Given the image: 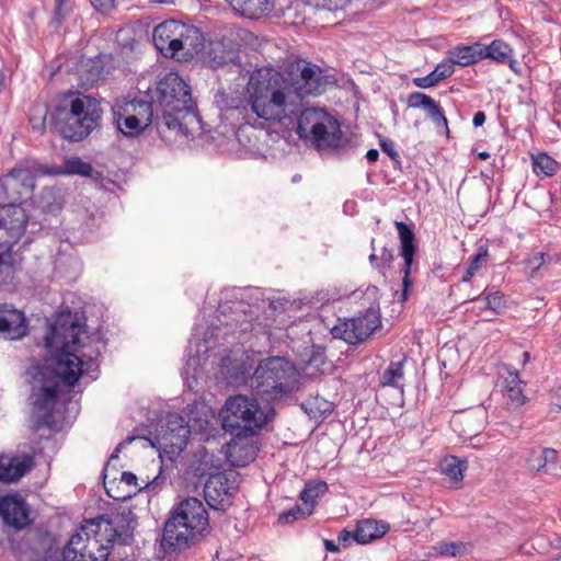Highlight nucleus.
I'll list each match as a JSON object with an SVG mask.
<instances>
[{
	"mask_svg": "<svg viewBox=\"0 0 561 561\" xmlns=\"http://www.w3.org/2000/svg\"><path fill=\"white\" fill-rule=\"evenodd\" d=\"M82 332L77 321L60 319L47 327L44 346L51 357L44 365L34 366L30 370L32 389L28 400L33 407L35 430L50 425L60 386L73 387L83 373L82 358L70 351L81 346Z\"/></svg>",
	"mask_w": 561,
	"mask_h": 561,
	"instance_id": "nucleus-1",
	"label": "nucleus"
},
{
	"mask_svg": "<svg viewBox=\"0 0 561 561\" xmlns=\"http://www.w3.org/2000/svg\"><path fill=\"white\" fill-rule=\"evenodd\" d=\"M245 107L259 118L293 125L300 110L290 80L272 67L254 70L245 88Z\"/></svg>",
	"mask_w": 561,
	"mask_h": 561,
	"instance_id": "nucleus-2",
	"label": "nucleus"
},
{
	"mask_svg": "<svg viewBox=\"0 0 561 561\" xmlns=\"http://www.w3.org/2000/svg\"><path fill=\"white\" fill-rule=\"evenodd\" d=\"M156 105V128L165 141L172 135L188 137L201 127L190 85L176 73L168 72L158 82L152 95Z\"/></svg>",
	"mask_w": 561,
	"mask_h": 561,
	"instance_id": "nucleus-3",
	"label": "nucleus"
},
{
	"mask_svg": "<svg viewBox=\"0 0 561 561\" xmlns=\"http://www.w3.org/2000/svg\"><path fill=\"white\" fill-rule=\"evenodd\" d=\"M211 531L209 516L203 502L196 497L181 501L164 523L160 548L173 557L202 542Z\"/></svg>",
	"mask_w": 561,
	"mask_h": 561,
	"instance_id": "nucleus-4",
	"label": "nucleus"
},
{
	"mask_svg": "<svg viewBox=\"0 0 561 561\" xmlns=\"http://www.w3.org/2000/svg\"><path fill=\"white\" fill-rule=\"evenodd\" d=\"M102 110L93 98L70 94L59 100L51 114V125L62 138L80 141L96 127Z\"/></svg>",
	"mask_w": 561,
	"mask_h": 561,
	"instance_id": "nucleus-5",
	"label": "nucleus"
},
{
	"mask_svg": "<svg viewBox=\"0 0 561 561\" xmlns=\"http://www.w3.org/2000/svg\"><path fill=\"white\" fill-rule=\"evenodd\" d=\"M152 39L156 48L168 58L186 59L203 45V35L197 27L175 20H167L157 25Z\"/></svg>",
	"mask_w": 561,
	"mask_h": 561,
	"instance_id": "nucleus-6",
	"label": "nucleus"
},
{
	"mask_svg": "<svg viewBox=\"0 0 561 561\" xmlns=\"http://www.w3.org/2000/svg\"><path fill=\"white\" fill-rule=\"evenodd\" d=\"M252 378L256 393L267 399L282 398L293 392L297 383L295 366L278 356L261 360Z\"/></svg>",
	"mask_w": 561,
	"mask_h": 561,
	"instance_id": "nucleus-7",
	"label": "nucleus"
},
{
	"mask_svg": "<svg viewBox=\"0 0 561 561\" xmlns=\"http://www.w3.org/2000/svg\"><path fill=\"white\" fill-rule=\"evenodd\" d=\"M220 415L222 427L229 433L257 434L268 422V416L257 399L243 394L228 398Z\"/></svg>",
	"mask_w": 561,
	"mask_h": 561,
	"instance_id": "nucleus-8",
	"label": "nucleus"
},
{
	"mask_svg": "<svg viewBox=\"0 0 561 561\" xmlns=\"http://www.w3.org/2000/svg\"><path fill=\"white\" fill-rule=\"evenodd\" d=\"M55 171L41 165L34 160H25L0 178V205H21L28 199L35 187L37 174H55Z\"/></svg>",
	"mask_w": 561,
	"mask_h": 561,
	"instance_id": "nucleus-9",
	"label": "nucleus"
},
{
	"mask_svg": "<svg viewBox=\"0 0 561 561\" xmlns=\"http://www.w3.org/2000/svg\"><path fill=\"white\" fill-rule=\"evenodd\" d=\"M188 436L190 428L183 416L169 413L159 421L150 444L159 450L160 455L165 454L172 460L184 450Z\"/></svg>",
	"mask_w": 561,
	"mask_h": 561,
	"instance_id": "nucleus-10",
	"label": "nucleus"
},
{
	"mask_svg": "<svg viewBox=\"0 0 561 561\" xmlns=\"http://www.w3.org/2000/svg\"><path fill=\"white\" fill-rule=\"evenodd\" d=\"M290 83L297 95V103L306 95H319L323 93L329 84L333 83L331 76L324 75L322 69L306 60L293 62L289 67Z\"/></svg>",
	"mask_w": 561,
	"mask_h": 561,
	"instance_id": "nucleus-11",
	"label": "nucleus"
},
{
	"mask_svg": "<svg viewBox=\"0 0 561 561\" xmlns=\"http://www.w3.org/2000/svg\"><path fill=\"white\" fill-rule=\"evenodd\" d=\"M10 542L14 552L31 553L36 561H66L64 559L66 546L60 550L56 538L47 530L28 529L21 541L16 542L12 539Z\"/></svg>",
	"mask_w": 561,
	"mask_h": 561,
	"instance_id": "nucleus-12",
	"label": "nucleus"
},
{
	"mask_svg": "<svg viewBox=\"0 0 561 561\" xmlns=\"http://www.w3.org/2000/svg\"><path fill=\"white\" fill-rule=\"evenodd\" d=\"M380 325L379 309L369 307L353 318L340 320V323L332 328V335L356 345L366 341Z\"/></svg>",
	"mask_w": 561,
	"mask_h": 561,
	"instance_id": "nucleus-13",
	"label": "nucleus"
},
{
	"mask_svg": "<svg viewBox=\"0 0 561 561\" xmlns=\"http://www.w3.org/2000/svg\"><path fill=\"white\" fill-rule=\"evenodd\" d=\"M27 215L21 205H0V248L10 250L24 234Z\"/></svg>",
	"mask_w": 561,
	"mask_h": 561,
	"instance_id": "nucleus-14",
	"label": "nucleus"
},
{
	"mask_svg": "<svg viewBox=\"0 0 561 561\" xmlns=\"http://www.w3.org/2000/svg\"><path fill=\"white\" fill-rule=\"evenodd\" d=\"M231 442L228 444L227 457L233 467H244L255 460L259 451L257 434L230 433Z\"/></svg>",
	"mask_w": 561,
	"mask_h": 561,
	"instance_id": "nucleus-15",
	"label": "nucleus"
},
{
	"mask_svg": "<svg viewBox=\"0 0 561 561\" xmlns=\"http://www.w3.org/2000/svg\"><path fill=\"white\" fill-rule=\"evenodd\" d=\"M19 493H8L0 500V516L5 525L22 530L27 527L32 519L30 517L31 508L24 499L18 496Z\"/></svg>",
	"mask_w": 561,
	"mask_h": 561,
	"instance_id": "nucleus-16",
	"label": "nucleus"
},
{
	"mask_svg": "<svg viewBox=\"0 0 561 561\" xmlns=\"http://www.w3.org/2000/svg\"><path fill=\"white\" fill-rule=\"evenodd\" d=\"M394 226L397 228L401 243L400 255L404 261L401 294V300L404 301L408 299L409 289L412 286V279L410 278V274L412 271V264L416 252L415 234L412 228L403 221H396Z\"/></svg>",
	"mask_w": 561,
	"mask_h": 561,
	"instance_id": "nucleus-17",
	"label": "nucleus"
},
{
	"mask_svg": "<svg viewBox=\"0 0 561 561\" xmlns=\"http://www.w3.org/2000/svg\"><path fill=\"white\" fill-rule=\"evenodd\" d=\"M28 333V321L24 312L9 306L0 305V335L7 340L16 341Z\"/></svg>",
	"mask_w": 561,
	"mask_h": 561,
	"instance_id": "nucleus-18",
	"label": "nucleus"
},
{
	"mask_svg": "<svg viewBox=\"0 0 561 561\" xmlns=\"http://www.w3.org/2000/svg\"><path fill=\"white\" fill-rule=\"evenodd\" d=\"M309 141L318 150L340 148L343 145V134L339 121L329 114Z\"/></svg>",
	"mask_w": 561,
	"mask_h": 561,
	"instance_id": "nucleus-19",
	"label": "nucleus"
},
{
	"mask_svg": "<svg viewBox=\"0 0 561 561\" xmlns=\"http://www.w3.org/2000/svg\"><path fill=\"white\" fill-rule=\"evenodd\" d=\"M34 458L28 454L0 455V482L19 481L34 467Z\"/></svg>",
	"mask_w": 561,
	"mask_h": 561,
	"instance_id": "nucleus-20",
	"label": "nucleus"
},
{
	"mask_svg": "<svg viewBox=\"0 0 561 561\" xmlns=\"http://www.w3.org/2000/svg\"><path fill=\"white\" fill-rule=\"evenodd\" d=\"M302 107V104L300 105ZM329 115L325 111L321 108H300L297 114L294 123L297 124L296 133L306 141H309L310 136L313 135L316 129L320 128V124L322 121Z\"/></svg>",
	"mask_w": 561,
	"mask_h": 561,
	"instance_id": "nucleus-21",
	"label": "nucleus"
},
{
	"mask_svg": "<svg viewBox=\"0 0 561 561\" xmlns=\"http://www.w3.org/2000/svg\"><path fill=\"white\" fill-rule=\"evenodd\" d=\"M221 367L227 382L231 386L244 385L251 376L252 366L243 356L224 357Z\"/></svg>",
	"mask_w": 561,
	"mask_h": 561,
	"instance_id": "nucleus-22",
	"label": "nucleus"
},
{
	"mask_svg": "<svg viewBox=\"0 0 561 561\" xmlns=\"http://www.w3.org/2000/svg\"><path fill=\"white\" fill-rule=\"evenodd\" d=\"M558 453L553 448H539L530 451L527 458L529 470L554 476L560 469Z\"/></svg>",
	"mask_w": 561,
	"mask_h": 561,
	"instance_id": "nucleus-23",
	"label": "nucleus"
},
{
	"mask_svg": "<svg viewBox=\"0 0 561 561\" xmlns=\"http://www.w3.org/2000/svg\"><path fill=\"white\" fill-rule=\"evenodd\" d=\"M408 105L413 108H423L427 116L438 126L448 128V121L439 104L422 92H412L408 98Z\"/></svg>",
	"mask_w": 561,
	"mask_h": 561,
	"instance_id": "nucleus-24",
	"label": "nucleus"
},
{
	"mask_svg": "<svg viewBox=\"0 0 561 561\" xmlns=\"http://www.w3.org/2000/svg\"><path fill=\"white\" fill-rule=\"evenodd\" d=\"M124 112L129 113L139 122L149 127L153 122L156 123V105L152 96L144 95L139 99H134L126 103Z\"/></svg>",
	"mask_w": 561,
	"mask_h": 561,
	"instance_id": "nucleus-25",
	"label": "nucleus"
},
{
	"mask_svg": "<svg viewBox=\"0 0 561 561\" xmlns=\"http://www.w3.org/2000/svg\"><path fill=\"white\" fill-rule=\"evenodd\" d=\"M389 527L385 523L373 519L359 520L353 531V539L362 545L369 543L387 534Z\"/></svg>",
	"mask_w": 561,
	"mask_h": 561,
	"instance_id": "nucleus-26",
	"label": "nucleus"
},
{
	"mask_svg": "<svg viewBox=\"0 0 561 561\" xmlns=\"http://www.w3.org/2000/svg\"><path fill=\"white\" fill-rule=\"evenodd\" d=\"M241 15L249 19H259L270 13L274 8V0H227Z\"/></svg>",
	"mask_w": 561,
	"mask_h": 561,
	"instance_id": "nucleus-27",
	"label": "nucleus"
},
{
	"mask_svg": "<svg viewBox=\"0 0 561 561\" xmlns=\"http://www.w3.org/2000/svg\"><path fill=\"white\" fill-rule=\"evenodd\" d=\"M238 472L234 470L214 471L207 476L203 491H231L238 489Z\"/></svg>",
	"mask_w": 561,
	"mask_h": 561,
	"instance_id": "nucleus-28",
	"label": "nucleus"
},
{
	"mask_svg": "<svg viewBox=\"0 0 561 561\" xmlns=\"http://www.w3.org/2000/svg\"><path fill=\"white\" fill-rule=\"evenodd\" d=\"M481 49L482 60L489 58L500 64H508L512 69L516 64L512 47L502 39H494L490 45L481 44Z\"/></svg>",
	"mask_w": 561,
	"mask_h": 561,
	"instance_id": "nucleus-29",
	"label": "nucleus"
},
{
	"mask_svg": "<svg viewBox=\"0 0 561 561\" xmlns=\"http://www.w3.org/2000/svg\"><path fill=\"white\" fill-rule=\"evenodd\" d=\"M312 495V493H300V500L302 501V505H295L290 510L283 512L278 522L280 524H290L297 519L306 518L310 516L313 512V507L316 505V497H318L319 493Z\"/></svg>",
	"mask_w": 561,
	"mask_h": 561,
	"instance_id": "nucleus-30",
	"label": "nucleus"
},
{
	"mask_svg": "<svg viewBox=\"0 0 561 561\" xmlns=\"http://www.w3.org/2000/svg\"><path fill=\"white\" fill-rule=\"evenodd\" d=\"M451 56L450 61L454 65L467 67L482 60L481 43H474L472 45H458L449 50Z\"/></svg>",
	"mask_w": 561,
	"mask_h": 561,
	"instance_id": "nucleus-31",
	"label": "nucleus"
},
{
	"mask_svg": "<svg viewBox=\"0 0 561 561\" xmlns=\"http://www.w3.org/2000/svg\"><path fill=\"white\" fill-rule=\"evenodd\" d=\"M117 129L126 137L134 138L142 134L147 126L139 122L136 116L127 112H114Z\"/></svg>",
	"mask_w": 561,
	"mask_h": 561,
	"instance_id": "nucleus-32",
	"label": "nucleus"
},
{
	"mask_svg": "<svg viewBox=\"0 0 561 561\" xmlns=\"http://www.w3.org/2000/svg\"><path fill=\"white\" fill-rule=\"evenodd\" d=\"M210 67L214 69L228 67L229 69L236 68L239 71L241 66L240 56L234 50H218L213 48L209 53Z\"/></svg>",
	"mask_w": 561,
	"mask_h": 561,
	"instance_id": "nucleus-33",
	"label": "nucleus"
},
{
	"mask_svg": "<svg viewBox=\"0 0 561 561\" xmlns=\"http://www.w3.org/2000/svg\"><path fill=\"white\" fill-rule=\"evenodd\" d=\"M233 321L236 322V327L240 334H245L248 332H265L267 328V324L262 325L257 318H254L252 309L248 312L244 311L242 313H236Z\"/></svg>",
	"mask_w": 561,
	"mask_h": 561,
	"instance_id": "nucleus-34",
	"label": "nucleus"
},
{
	"mask_svg": "<svg viewBox=\"0 0 561 561\" xmlns=\"http://www.w3.org/2000/svg\"><path fill=\"white\" fill-rule=\"evenodd\" d=\"M370 247L373 253L369 255V262L382 276H386L387 271L391 267L394 260V253L392 249L383 247L380 254L376 253L375 250V238L370 240Z\"/></svg>",
	"mask_w": 561,
	"mask_h": 561,
	"instance_id": "nucleus-35",
	"label": "nucleus"
},
{
	"mask_svg": "<svg viewBox=\"0 0 561 561\" xmlns=\"http://www.w3.org/2000/svg\"><path fill=\"white\" fill-rule=\"evenodd\" d=\"M467 460L456 456H446L440 462V469L444 474L454 481H461L463 472L467 470Z\"/></svg>",
	"mask_w": 561,
	"mask_h": 561,
	"instance_id": "nucleus-36",
	"label": "nucleus"
},
{
	"mask_svg": "<svg viewBox=\"0 0 561 561\" xmlns=\"http://www.w3.org/2000/svg\"><path fill=\"white\" fill-rule=\"evenodd\" d=\"M559 169V163L545 152L533 157V171L537 175L553 176Z\"/></svg>",
	"mask_w": 561,
	"mask_h": 561,
	"instance_id": "nucleus-37",
	"label": "nucleus"
},
{
	"mask_svg": "<svg viewBox=\"0 0 561 561\" xmlns=\"http://www.w3.org/2000/svg\"><path fill=\"white\" fill-rule=\"evenodd\" d=\"M306 412L312 419H323L333 411V403L319 396L308 399L304 403Z\"/></svg>",
	"mask_w": 561,
	"mask_h": 561,
	"instance_id": "nucleus-38",
	"label": "nucleus"
},
{
	"mask_svg": "<svg viewBox=\"0 0 561 561\" xmlns=\"http://www.w3.org/2000/svg\"><path fill=\"white\" fill-rule=\"evenodd\" d=\"M489 250L485 245H480L478 252L470 259L469 265L462 275V282H470L476 273L486 263Z\"/></svg>",
	"mask_w": 561,
	"mask_h": 561,
	"instance_id": "nucleus-39",
	"label": "nucleus"
},
{
	"mask_svg": "<svg viewBox=\"0 0 561 561\" xmlns=\"http://www.w3.org/2000/svg\"><path fill=\"white\" fill-rule=\"evenodd\" d=\"M48 114V106L45 103H35L31 107L30 124L34 130L43 134L46 128V117Z\"/></svg>",
	"mask_w": 561,
	"mask_h": 561,
	"instance_id": "nucleus-40",
	"label": "nucleus"
},
{
	"mask_svg": "<svg viewBox=\"0 0 561 561\" xmlns=\"http://www.w3.org/2000/svg\"><path fill=\"white\" fill-rule=\"evenodd\" d=\"M403 364L404 360L391 362L381 376V385L389 387H398L399 381L403 378L404 375Z\"/></svg>",
	"mask_w": 561,
	"mask_h": 561,
	"instance_id": "nucleus-41",
	"label": "nucleus"
},
{
	"mask_svg": "<svg viewBox=\"0 0 561 561\" xmlns=\"http://www.w3.org/2000/svg\"><path fill=\"white\" fill-rule=\"evenodd\" d=\"M208 506L215 511L225 512L233 502V493H203Z\"/></svg>",
	"mask_w": 561,
	"mask_h": 561,
	"instance_id": "nucleus-42",
	"label": "nucleus"
},
{
	"mask_svg": "<svg viewBox=\"0 0 561 561\" xmlns=\"http://www.w3.org/2000/svg\"><path fill=\"white\" fill-rule=\"evenodd\" d=\"M468 545L461 541H440L434 549L439 556L444 557H459L466 553Z\"/></svg>",
	"mask_w": 561,
	"mask_h": 561,
	"instance_id": "nucleus-43",
	"label": "nucleus"
},
{
	"mask_svg": "<svg viewBox=\"0 0 561 561\" xmlns=\"http://www.w3.org/2000/svg\"><path fill=\"white\" fill-rule=\"evenodd\" d=\"M245 101H247V98H244V99L232 98V96L230 98L225 93H219L216 96V103H217L218 107L220 108V111L236 110V111L247 112L248 110H250V107L244 106Z\"/></svg>",
	"mask_w": 561,
	"mask_h": 561,
	"instance_id": "nucleus-44",
	"label": "nucleus"
},
{
	"mask_svg": "<svg viewBox=\"0 0 561 561\" xmlns=\"http://www.w3.org/2000/svg\"><path fill=\"white\" fill-rule=\"evenodd\" d=\"M66 171L71 174L88 176L92 172V165L82 161L80 158L75 157L66 161Z\"/></svg>",
	"mask_w": 561,
	"mask_h": 561,
	"instance_id": "nucleus-45",
	"label": "nucleus"
},
{
	"mask_svg": "<svg viewBox=\"0 0 561 561\" xmlns=\"http://www.w3.org/2000/svg\"><path fill=\"white\" fill-rule=\"evenodd\" d=\"M454 62H451L450 59H448L439 62L435 67V69L430 72V75L437 85L440 81L449 78L454 73Z\"/></svg>",
	"mask_w": 561,
	"mask_h": 561,
	"instance_id": "nucleus-46",
	"label": "nucleus"
},
{
	"mask_svg": "<svg viewBox=\"0 0 561 561\" xmlns=\"http://www.w3.org/2000/svg\"><path fill=\"white\" fill-rule=\"evenodd\" d=\"M71 13V5H62L60 3H56L54 14L49 21V25L54 30H59L64 21L70 15Z\"/></svg>",
	"mask_w": 561,
	"mask_h": 561,
	"instance_id": "nucleus-47",
	"label": "nucleus"
},
{
	"mask_svg": "<svg viewBox=\"0 0 561 561\" xmlns=\"http://www.w3.org/2000/svg\"><path fill=\"white\" fill-rule=\"evenodd\" d=\"M103 58L104 56L98 55L94 59L90 60V67L88 69L90 80L98 81L104 79L106 71L104 70Z\"/></svg>",
	"mask_w": 561,
	"mask_h": 561,
	"instance_id": "nucleus-48",
	"label": "nucleus"
},
{
	"mask_svg": "<svg viewBox=\"0 0 561 561\" xmlns=\"http://www.w3.org/2000/svg\"><path fill=\"white\" fill-rule=\"evenodd\" d=\"M484 308L497 312L504 307V297L500 291H492L488 294L484 299Z\"/></svg>",
	"mask_w": 561,
	"mask_h": 561,
	"instance_id": "nucleus-49",
	"label": "nucleus"
},
{
	"mask_svg": "<svg viewBox=\"0 0 561 561\" xmlns=\"http://www.w3.org/2000/svg\"><path fill=\"white\" fill-rule=\"evenodd\" d=\"M506 396L508 399L507 404L513 408H519L526 402V397L523 391V387L520 388H508L506 390Z\"/></svg>",
	"mask_w": 561,
	"mask_h": 561,
	"instance_id": "nucleus-50",
	"label": "nucleus"
},
{
	"mask_svg": "<svg viewBox=\"0 0 561 561\" xmlns=\"http://www.w3.org/2000/svg\"><path fill=\"white\" fill-rule=\"evenodd\" d=\"M316 7L322 8L328 11H340L344 10L351 0H313Z\"/></svg>",
	"mask_w": 561,
	"mask_h": 561,
	"instance_id": "nucleus-51",
	"label": "nucleus"
},
{
	"mask_svg": "<svg viewBox=\"0 0 561 561\" xmlns=\"http://www.w3.org/2000/svg\"><path fill=\"white\" fill-rule=\"evenodd\" d=\"M142 482L145 483V485L140 486L137 491H146L149 486H152L153 489L165 488L167 476L164 474L162 468L160 467L159 473L152 480H150V478L147 477L146 480L142 479Z\"/></svg>",
	"mask_w": 561,
	"mask_h": 561,
	"instance_id": "nucleus-52",
	"label": "nucleus"
},
{
	"mask_svg": "<svg viewBox=\"0 0 561 561\" xmlns=\"http://www.w3.org/2000/svg\"><path fill=\"white\" fill-rule=\"evenodd\" d=\"M551 257L545 252H538L533 257L528 259L527 263L533 268L531 276L537 272L543 264L550 262Z\"/></svg>",
	"mask_w": 561,
	"mask_h": 561,
	"instance_id": "nucleus-53",
	"label": "nucleus"
},
{
	"mask_svg": "<svg viewBox=\"0 0 561 561\" xmlns=\"http://www.w3.org/2000/svg\"><path fill=\"white\" fill-rule=\"evenodd\" d=\"M380 147H381V150L383 153H386L387 156L390 157V159L394 162V163H400V156L399 153L396 151L394 149V145L391 140L389 139H382L380 141Z\"/></svg>",
	"mask_w": 561,
	"mask_h": 561,
	"instance_id": "nucleus-54",
	"label": "nucleus"
},
{
	"mask_svg": "<svg viewBox=\"0 0 561 561\" xmlns=\"http://www.w3.org/2000/svg\"><path fill=\"white\" fill-rule=\"evenodd\" d=\"M328 490V484L325 481L321 480V479H314V480H309L307 482H305L301 491H306V492H309V491H327Z\"/></svg>",
	"mask_w": 561,
	"mask_h": 561,
	"instance_id": "nucleus-55",
	"label": "nucleus"
},
{
	"mask_svg": "<svg viewBox=\"0 0 561 561\" xmlns=\"http://www.w3.org/2000/svg\"><path fill=\"white\" fill-rule=\"evenodd\" d=\"M91 4L100 13H108L115 7V0H91Z\"/></svg>",
	"mask_w": 561,
	"mask_h": 561,
	"instance_id": "nucleus-56",
	"label": "nucleus"
},
{
	"mask_svg": "<svg viewBox=\"0 0 561 561\" xmlns=\"http://www.w3.org/2000/svg\"><path fill=\"white\" fill-rule=\"evenodd\" d=\"M523 381L520 380L516 370H508V377L505 379V391L508 388H520Z\"/></svg>",
	"mask_w": 561,
	"mask_h": 561,
	"instance_id": "nucleus-57",
	"label": "nucleus"
},
{
	"mask_svg": "<svg viewBox=\"0 0 561 561\" xmlns=\"http://www.w3.org/2000/svg\"><path fill=\"white\" fill-rule=\"evenodd\" d=\"M412 82L415 87L421 89H430L436 85L430 73L425 77L414 78Z\"/></svg>",
	"mask_w": 561,
	"mask_h": 561,
	"instance_id": "nucleus-58",
	"label": "nucleus"
},
{
	"mask_svg": "<svg viewBox=\"0 0 561 561\" xmlns=\"http://www.w3.org/2000/svg\"><path fill=\"white\" fill-rule=\"evenodd\" d=\"M121 482H124L127 486H138V478L136 474L129 471L121 472Z\"/></svg>",
	"mask_w": 561,
	"mask_h": 561,
	"instance_id": "nucleus-59",
	"label": "nucleus"
},
{
	"mask_svg": "<svg viewBox=\"0 0 561 561\" xmlns=\"http://www.w3.org/2000/svg\"><path fill=\"white\" fill-rule=\"evenodd\" d=\"M133 440H135V437H134V436H128V437H126L123 442H121V443L116 446V448L114 449V451L112 453V455H111V457H110L108 462H110L111 460H113V459L118 458V455H119V453L122 451V449H123L126 445L130 444Z\"/></svg>",
	"mask_w": 561,
	"mask_h": 561,
	"instance_id": "nucleus-60",
	"label": "nucleus"
},
{
	"mask_svg": "<svg viewBox=\"0 0 561 561\" xmlns=\"http://www.w3.org/2000/svg\"><path fill=\"white\" fill-rule=\"evenodd\" d=\"M351 538H353V533L346 529H343L337 536L339 542L343 546H346L350 542Z\"/></svg>",
	"mask_w": 561,
	"mask_h": 561,
	"instance_id": "nucleus-61",
	"label": "nucleus"
},
{
	"mask_svg": "<svg viewBox=\"0 0 561 561\" xmlns=\"http://www.w3.org/2000/svg\"><path fill=\"white\" fill-rule=\"evenodd\" d=\"M485 122V113L482 112V111H478L474 115H473V119H472V124L474 127H480L484 124Z\"/></svg>",
	"mask_w": 561,
	"mask_h": 561,
	"instance_id": "nucleus-62",
	"label": "nucleus"
},
{
	"mask_svg": "<svg viewBox=\"0 0 561 561\" xmlns=\"http://www.w3.org/2000/svg\"><path fill=\"white\" fill-rule=\"evenodd\" d=\"M379 152L377 149H369L366 153V159L369 163H375L378 161Z\"/></svg>",
	"mask_w": 561,
	"mask_h": 561,
	"instance_id": "nucleus-63",
	"label": "nucleus"
},
{
	"mask_svg": "<svg viewBox=\"0 0 561 561\" xmlns=\"http://www.w3.org/2000/svg\"><path fill=\"white\" fill-rule=\"evenodd\" d=\"M324 547L330 552H337L339 551V546L334 541L329 540V539L324 540Z\"/></svg>",
	"mask_w": 561,
	"mask_h": 561,
	"instance_id": "nucleus-64",
	"label": "nucleus"
}]
</instances>
